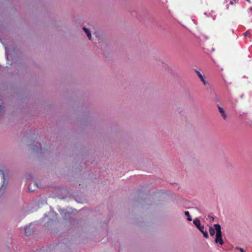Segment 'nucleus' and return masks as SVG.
Segmentation results:
<instances>
[{
  "mask_svg": "<svg viewBox=\"0 0 252 252\" xmlns=\"http://www.w3.org/2000/svg\"><path fill=\"white\" fill-rule=\"evenodd\" d=\"M238 249L240 250L241 252H245V251L241 248H238Z\"/></svg>",
  "mask_w": 252,
  "mask_h": 252,
  "instance_id": "nucleus-15",
  "label": "nucleus"
},
{
  "mask_svg": "<svg viewBox=\"0 0 252 252\" xmlns=\"http://www.w3.org/2000/svg\"><path fill=\"white\" fill-rule=\"evenodd\" d=\"M193 223L197 227V228L200 231H202L204 229V226H201L200 224V221L198 219H195L193 220Z\"/></svg>",
  "mask_w": 252,
  "mask_h": 252,
  "instance_id": "nucleus-3",
  "label": "nucleus"
},
{
  "mask_svg": "<svg viewBox=\"0 0 252 252\" xmlns=\"http://www.w3.org/2000/svg\"><path fill=\"white\" fill-rule=\"evenodd\" d=\"M185 214L186 216L188 217V220H189V221H191L192 220V219L190 218V215H189V213L188 211H186L185 212Z\"/></svg>",
  "mask_w": 252,
  "mask_h": 252,
  "instance_id": "nucleus-11",
  "label": "nucleus"
},
{
  "mask_svg": "<svg viewBox=\"0 0 252 252\" xmlns=\"http://www.w3.org/2000/svg\"><path fill=\"white\" fill-rule=\"evenodd\" d=\"M243 35L245 37H249L251 36V32L249 31H247L243 33Z\"/></svg>",
  "mask_w": 252,
  "mask_h": 252,
  "instance_id": "nucleus-10",
  "label": "nucleus"
},
{
  "mask_svg": "<svg viewBox=\"0 0 252 252\" xmlns=\"http://www.w3.org/2000/svg\"><path fill=\"white\" fill-rule=\"evenodd\" d=\"M211 220H213L214 218L213 217H211Z\"/></svg>",
  "mask_w": 252,
  "mask_h": 252,
  "instance_id": "nucleus-17",
  "label": "nucleus"
},
{
  "mask_svg": "<svg viewBox=\"0 0 252 252\" xmlns=\"http://www.w3.org/2000/svg\"><path fill=\"white\" fill-rule=\"evenodd\" d=\"M214 226L216 231L215 241L216 243H219L220 245H222L223 244V241L222 239L220 225L219 224H215Z\"/></svg>",
  "mask_w": 252,
  "mask_h": 252,
  "instance_id": "nucleus-1",
  "label": "nucleus"
},
{
  "mask_svg": "<svg viewBox=\"0 0 252 252\" xmlns=\"http://www.w3.org/2000/svg\"><path fill=\"white\" fill-rule=\"evenodd\" d=\"M250 10H251V14L250 15V18L251 20V22H252V7L250 8Z\"/></svg>",
  "mask_w": 252,
  "mask_h": 252,
  "instance_id": "nucleus-14",
  "label": "nucleus"
},
{
  "mask_svg": "<svg viewBox=\"0 0 252 252\" xmlns=\"http://www.w3.org/2000/svg\"><path fill=\"white\" fill-rule=\"evenodd\" d=\"M38 185L35 182L31 183L29 186V190L30 191H33L36 188H38Z\"/></svg>",
  "mask_w": 252,
  "mask_h": 252,
  "instance_id": "nucleus-4",
  "label": "nucleus"
},
{
  "mask_svg": "<svg viewBox=\"0 0 252 252\" xmlns=\"http://www.w3.org/2000/svg\"><path fill=\"white\" fill-rule=\"evenodd\" d=\"M196 72L198 75V76L200 79L201 81L203 82L204 85L206 84V81H205V77L204 76L202 75L200 72L197 70H196Z\"/></svg>",
  "mask_w": 252,
  "mask_h": 252,
  "instance_id": "nucleus-6",
  "label": "nucleus"
},
{
  "mask_svg": "<svg viewBox=\"0 0 252 252\" xmlns=\"http://www.w3.org/2000/svg\"><path fill=\"white\" fill-rule=\"evenodd\" d=\"M211 220H213L214 218L213 217H211Z\"/></svg>",
  "mask_w": 252,
  "mask_h": 252,
  "instance_id": "nucleus-18",
  "label": "nucleus"
},
{
  "mask_svg": "<svg viewBox=\"0 0 252 252\" xmlns=\"http://www.w3.org/2000/svg\"><path fill=\"white\" fill-rule=\"evenodd\" d=\"M31 230L30 229V227H25V235H27V236H28L29 235H30L31 234Z\"/></svg>",
  "mask_w": 252,
  "mask_h": 252,
  "instance_id": "nucleus-8",
  "label": "nucleus"
},
{
  "mask_svg": "<svg viewBox=\"0 0 252 252\" xmlns=\"http://www.w3.org/2000/svg\"><path fill=\"white\" fill-rule=\"evenodd\" d=\"M0 177L1 178V183H2V185H1V187H0V195H1V190H2L3 188L5 189V187H4V185H5V175H4V172L2 171V170H0Z\"/></svg>",
  "mask_w": 252,
  "mask_h": 252,
  "instance_id": "nucleus-2",
  "label": "nucleus"
},
{
  "mask_svg": "<svg viewBox=\"0 0 252 252\" xmlns=\"http://www.w3.org/2000/svg\"><path fill=\"white\" fill-rule=\"evenodd\" d=\"M236 0H225L226 3H228L229 4L232 5L234 3V2H235Z\"/></svg>",
  "mask_w": 252,
  "mask_h": 252,
  "instance_id": "nucleus-13",
  "label": "nucleus"
},
{
  "mask_svg": "<svg viewBox=\"0 0 252 252\" xmlns=\"http://www.w3.org/2000/svg\"><path fill=\"white\" fill-rule=\"evenodd\" d=\"M215 230H216L215 229V228H213L212 227H210L209 228V233H210L211 236H213L214 235L215 233Z\"/></svg>",
  "mask_w": 252,
  "mask_h": 252,
  "instance_id": "nucleus-9",
  "label": "nucleus"
},
{
  "mask_svg": "<svg viewBox=\"0 0 252 252\" xmlns=\"http://www.w3.org/2000/svg\"><path fill=\"white\" fill-rule=\"evenodd\" d=\"M83 30H84L85 32L87 35V36H88L89 39L91 40V33L90 31L87 28H86L85 27H84L83 28Z\"/></svg>",
  "mask_w": 252,
  "mask_h": 252,
  "instance_id": "nucleus-7",
  "label": "nucleus"
},
{
  "mask_svg": "<svg viewBox=\"0 0 252 252\" xmlns=\"http://www.w3.org/2000/svg\"><path fill=\"white\" fill-rule=\"evenodd\" d=\"M249 3H251V0H246Z\"/></svg>",
  "mask_w": 252,
  "mask_h": 252,
  "instance_id": "nucleus-16",
  "label": "nucleus"
},
{
  "mask_svg": "<svg viewBox=\"0 0 252 252\" xmlns=\"http://www.w3.org/2000/svg\"><path fill=\"white\" fill-rule=\"evenodd\" d=\"M203 234V236L206 238H208V233H207V231H204L203 230H202V231L201 232Z\"/></svg>",
  "mask_w": 252,
  "mask_h": 252,
  "instance_id": "nucleus-12",
  "label": "nucleus"
},
{
  "mask_svg": "<svg viewBox=\"0 0 252 252\" xmlns=\"http://www.w3.org/2000/svg\"><path fill=\"white\" fill-rule=\"evenodd\" d=\"M218 109H219V112L220 113L221 116L223 117V118L224 119H226L227 116L225 114L223 109L222 107H221L220 106H218Z\"/></svg>",
  "mask_w": 252,
  "mask_h": 252,
  "instance_id": "nucleus-5",
  "label": "nucleus"
}]
</instances>
